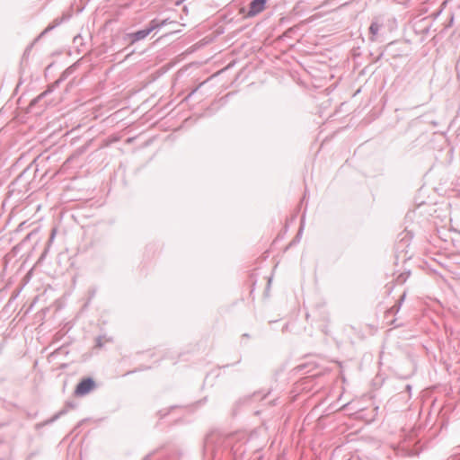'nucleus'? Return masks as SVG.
<instances>
[{
	"mask_svg": "<svg viewBox=\"0 0 460 460\" xmlns=\"http://www.w3.org/2000/svg\"><path fill=\"white\" fill-rule=\"evenodd\" d=\"M243 434L239 432L224 434L220 431H212L205 438L204 457L206 460H220L225 450L234 451V442Z\"/></svg>",
	"mask_w": 460,
	"mask_h": 460,
	"instance_id": "obj_1",
	"label": "nucleus"
},
{
	"mask_svg": "<svg viewBox=\"0 0 460 460\" xmlns=\"http://www.w3.org/2000/svg\"><path fill=\"white\" fill-rule=\"evenodd\" d=\"M413 238V233L409 230H404L401 234H398L397 241L394 244V252H395V259L396 261L399 260L400 257L402 258V260L407 259L408 254V248L411 244V242ZM411 256H408V259H410Z\"/></svg>",
	"mask_w": 460,
	"mask_h": 460,
	"instance_id": "obj_2",
	"label": "nucleus"
},
{
	"mask_svg": "<svg viewBox=\"0 0 460 460\" xmlns=\"http://www.w3.org/2000/svg\"><path fill=\"white\" fill-rule=\"evenodd\" d=\"M70 15H63L62 17H58L54 19L40 33V35L34 40V41L30 44L24 50L22 55V59H25L29 57L31 49L33 48V45L35 42H37L40 39L44 37L46 34H48L49 31H53L55 28L59 26L64 21L69 20Z\"/></svg>",
	"mask_w": 460,
	"mask_h": 460,
	"instance_id": "obj_3",
	"label": "nucleus"
},
{
	"mask_svg": "<svg viewBox=\"0 0 460 460\" xmlns=\"http://www.w3.org/2000/svg\"><path fill=\"white\" fill-rule=\"evenodd\" d=\"M150 34L149 30L145 26L144 28L128 32L123 35V41L128 42V46L125 47L122 51L128 50L129 47L137 41L145 40Z\"/></svg>",
	"mask_w": 460,
	"mask_h": 460,
	"instance_id": "obj_4",
	"label": "nucleus"
},
{
	"mask_svg": "<svg viewBox=\"0 0 460 460\" xmlns=\"http://www.w3.org/2000/svg\"><path fill=\"white\" fill-rule=\"evenodd\" d=\"M95 387V381L93 377L83 378L75 389V394L78 396H84L89 394Z\"/></svg>",
	"mask_w": 460,
	"mask_h": 460,
	"instance_id": "obj_5",
	"label": "nucleus"
},
{
	"mask_svg": "<svg viewBox=\"0 0 460 460\" xmlns=\"http://www.w3.org/2000/svg\"><path fill=\"white\" fill-rule=\"evenodd\" d=\"M267 2L268 0H252L244 15L246 17H254L258 15L265 9Z\"/></svg>",
	"mask_w": 460,
	"mask_h": 460,
	"instance_id": "obj_6",
	"label": "nucleus"
},
{
	"mask_svg": "<svg viewBox=\"0 0 460 460\" xmlns=\"http://www.w3.org/2000/svg\"><path fill=\"white\" fill-rule=\"evenodd\" d=\"M76 407V404L74 402H66L64 408L53 415L50 419L47 420L43 423L38 424V427L45 426L53 423L57 420H58L61 416L67 413L70 409H74Z\"/></svg>",
	"mask_w": 460,
	"mask_h": 460,
	"instance_id": "obj_7",
	"label": "nucleus"
},
{
	"mask_svg": "<svg viewBox=\"0 0 460 460\" xmlns=\"http://www.w3.org/2000/svg\"><path fill=\"white\" fill-rule=\"evenodd\" d=\"M37 172V166L33 164H30L23 171L18 175L16 178V181H22L23 179H26L29 182L31 180H29L31 174H35Z\"/></svg>",
	"mask_w": 460,
	"mask_h": 460,
	"instance_id": "obj_8",
	"label": "nucleus"
},
{
	"mask_svg": "<svg viewBox=\"0 0 460 460\" xmlns=\"http://www.w3.org/2000/svg\"><path fill=\"white\" fill-rule=\"evenodd\" d=\"M381 28V24H379L376 21H372L368 28L369 40L374 41L376 40V36L377 35L379 30Z\"/></svg>",
	"mask_w": 460,
	"mask_h": 460,
	"instance_id": "obj_9",
	"label": "nucleus"
},
{
	"mask_svg": "<svg viewBox=\"0 0 460 460\" xmlns=\"http://www.w3.org/2000/svg\"><path fill=\"white\" fill-rule=\"evenodd\" d=\"M305 217V216L304 214L302 216V218H301V223H300L299 230L296 233V236L293 238V240L290 242L289 246L295 245V244H296V243H298L300 242L301 236H302V234H303V230H304Z\"/></svg>",
	"mask_w": 460,
	"mask_h": 460,
	"instance_id": "obj_10",
	"label": "nucleus"
},
{
	"mask_svg": "<svg viewBox=\"0 0 460 460\" xmlns=\"http://www.w3.org/2000/svg\"><path fill=\"white\" fill-rule=\"evenodd\" d=\"M146 26L149 30L150 33L155 30H160L163 28L160 19L157 18L151 20Z\"/></svg>",
	"mask_w": 460,
	"mask_h": 460,
	"instance_id": "obj_11",
	"label": "nucleus"
},
{
	"mask_svg": "<svg viewBox=\"0 0 460 460\" xmlns=\"http://www.w3.org/2000/svg\"><path fill=\"white\" fill-rule=\"evenodd\" d=\"M405 296H406V294L404 292L400 296V298L396 301V303L389 309L392 314H395V313H397L400 310V308L402 306V302H403V300L405 298Z\"/></svg>",
	"mask_w": 460,
	"mask_h": 460,
	"instance_id": "obj_12",
	"label": "nucleus"
},
{
	"mask_svg": "<svg viewBox=\"0 0 460 460\" xmlns=\"http://www.w3.org/2000/svg\"><path fill=\"white\" fill-rule=\"evenodd\" d=\"M105 342H112L111 338L106 339L105 337L100 335L95 338L94 345L100 346V345H103Z\"/></svg>",
	"mask_w": 460,
	"mask_h": 460,
	"instance_id": "obj_13",
	"label": "nucleus"
},
{
	"mask_svg": "<svg viewBox=\"0 0 460 460\" xmlns=\"http://www.w3.org/2000/svg\"><path fill=\"white\" fill-rule=\"evenodd\" d=\"M96 292H97V289L96 288H92L88 290V299L87 301L85 302L84 307H86L88 306L89 303L91 302V300L96 295Z\"/></svg>",
	"mask_w": 460,
	"mask_h": 460,
	"instance_id": "obj_14",
	"label": "nucleus"
},
{
	"mask_svg": "<svg viewBox=\"0 0 460 460\" xmlns=\"http://www.w3.org/2000/svg\"><path fill=\"white\" fill-rule=\"evenodd\" d=\"M163 448H164V447H158L156 449H154L153 451L148 453L146 456H145L141 460H152V458L155 455H157Z\"/></svg>",
	"mask_w": 460,
	"mask_h": 460,
	"instance_id": "obj_15",
	"label": "nucleus"
},
{
	"mask_svg": "<svg viewBox=\"0 0 460 460\" xmlns=\"http://www.w3.org/2000/svg\"><path fill=\"white\" fill-rule=\"evenodd\" d=\"M72 71V67H68L66 68L60 75L59 79L57 80V84H59L62 81H64L67 76L68 75H70Z\"/></svg>",
	"mask_w": 460,
	"mask_h": 460,
	"instance_id": "obj_16",
	"label": "nucleus"
},
{
	"mask_svg": "<svg viewBox=\"0 0 460 460\" xmlns=\"http://www.w3.org/2000/svg\"><path fill=\"white\" fill-rule=\"evenodd\" d=\"M410 270H408L407 272H402L401 273L398 278H397V281L399 283H404L406 281V279H408V277L410 276Z\"/></svg>",
	"mask_w": 460,
	"mask_h": 460,
	"instance_id": "obj_17",
	"label": "nucleus"
},
{
	"mask_svg": "<svg viewBox=\"0 0 460 460\" xmlns=\"http://www.w3.org/2000/svg\"><path fill=\"white\" fill-rule=\"evenodd\" d=\"M46 96H47V93L42 92L37 97H35L34 99L31 100V104L35 105L36 103H38L40 101H41Z\"/></svg>",
	"mask_w": 460,
	"mask_h": 460,
	"instance_id": "obj_18",
	"label": "nucleus"
},
{
	"mask_svg": "<svg viewBox=\"0 0 460 460\" xmlns=\"http://www.w3.org/2000/svg\"><path fill=\"white\" fill-rule=\"evenodd\" d=\"M57 86H58V84H57V81H56L54 84H49V85L48 86V88H47L43 93H47V95H49V93H51L54 91V89H55Z\"/></svg>",
	"mask_w": 460,
	"mask_h": 460,
	"instance_id": "obj_19",
	"label": "nucleus"
},
{
	"mask_svg": "<svg viewBox=\"0 0 460 460\" xmlns=\"http://www.w3.org/2000/svg\"><path fill=\"white\" fill-rule=\"evenodd\" d=\"M56 234H57L56 228H52L50 231L49 240H48V245H49L54 241Z\"/></svg>",
	"mask_w": 460,
	"mask_h": 460,
	"instance_id": "obj_20",
	"label": "nucleus"
},
{
	"mask_svg": "<svg viewBox=\"0 0 460 460\" xmlns=\"http://www.w3.org/2000/svg\"><path fill=\"white\" fill-rule=\"evenodd\" d=\"M66 347L60 346L58 347L53 353H51V356L58 355L60 353H67V351L65 349Z\"/></svg>",
	"mask_w": 460,
	"mask_h": 460,
	"instance_id": "obj_21",
	"label": "nucleus"
},
{
	"mask_svg": "<svg viewBox=\"0 0 460 460\" xmlns=\"http://www.w3.org/2000/svg\"><path fill=\"white\" fill-rule=\"evenodd\" d=\"M453 24H454V14L451 13V15L448 19V22L445 25V29H448V28L452 27Z\"/></svg>",
	"mask_w": 460,
	"mask_h": 460,
	"instance_id": "obj_22",
	"label": "nucleus"
},
{
	"mask_svg": "<svg viewBox=\"0 0 460 460\" xmlns=\"http://www.w3.org/2000/svg\"><path fill=\"white\" fill-rule=\"evenodd\" d=\"M442 11H443V7H441L440 9H438V10H437V11L433 12V13L430 14V16H431L434 20H436V19H437V18L441 14Z\"/></svg>",
	"mask_w": 460,
	"mask_h": 460,
	"instance_id": "obj_23",
	"label": "nucleus"
},
{
	"mask_svg": "<svg viewBox=\"0 0 460 460\" xmlns=\"http://www.w3.org/2000/svg\"><path fill=\"white\" fill-rule=\"evenodd\" d=\"M430 29H431V24L426 26L425 28H423L421 30V34L424 35V36H427L429 33Z\"/></svg>",
	"mask_w": 460,
	"mask_h": 460,
	"instance_id": "obj_24",
	"label": "nucleus"
},
{
	"mask_svg": "<svg viewBox=\"0 0 460 460\" xmlns=\"http://www.w3.org/2000/svg\"><path fill=\"white\" fill-rule=\"evenodd\" d=\"M160 21H161V24H162L163 27L167 25V24L176 23L173 21H170V19H168V18L167 19H163V20H160Z\"/></svg>",
	"mask_w": 460,
	"mask_h": 460,
	"instance_id": "obj_25",
	"label": "nucleus"
},
{
	"mask_svg": "<svg viewBox=\"0 0 460 460\" xmlns=\"http://www.w3.org/2000/svg\"><path fill=\"white\" fill-rule=\"evenodd\" d=\"M199 87L194 88L185 98L184 101H188L191 96L199 90Z\"/></svg>",
	"mask_w": 460,
	"mask_h": 460,
	"instance_id": "obj_26",
	"label": "nucleus"
},
{
	"mask_svg": "<svg viewBox=\"0 0 460 460\" xmlns=\"http://www.w3.org/2000/svg\"><path fill=\"white\" fill-rule=\"evenodd\" d=\"M134 53H135V50H134V49H132V50L128 51V54L126 55L125 59H128V58L131 55H133Z\"/></svg>",
	"mask_w": 460,
	"mask_h": 460,
	"instance_id": "obj_27",
	"label": "nucleus"
},
{
	"mask_svg": "<svg viewBox=\"0 0 460 460\" xmlns=\"http://www.w3.org/2000/svg\"><path fill=\"white\" fill-rule=\"evenodd\" d=\"M405 390L410 394L411 391V385H405Z\"/></svg>",
	"mask_w": 460,
	"mask_h": 460,
	"instance_id": "obj_28",
	"label": "nucleus"
},
{
	"mask_svg": "<svg viewBox=\"0 0 460 460\" xmlns=\"http://www.w3.org/2000/svg\"><path fill=\"white\" fill-rule=\"evenodd\" d=\"M405 452L408 456H413L415 454L413 450H406Z\"/></svg>",
	"mask_w": 460,
	"mask_h": 460,
	"instance_id": "obj_29",
	"label": "nucleus"
},
{
	"mask_svg": "<svg viewBox=\"0 0 460 460\" xmlns=\"http://www.w3.org/2000/svg\"><path fill=\"white\" fill-rule=\"evenodd\" d=\"M48 252V248L45 249V251L43 252V253L41 254V258H43L45 256V254L47 253Z\"/></svg>",
	"mask_w": 460,
	"mask_h": 460,
	"instance_id": "obj_30",
	"label": "nucleus"
},
{
	"mask_svg": "<svg viewBox=\"0 0 460 460\" xmlns=\"http://www.w3.org/2000/svg\"><path fill=\"white\" fill-rule=\"evenodd\" d=\"M187 11H188L187 7H186V6H184V7H183V12H187Z\"/></svg>",
	"mask_w": 460,
	"mask_h": 460,
	"instance_id": "obj_31",
	"label": "nucleus"
},
{
	"mask_svg": "<svg viewBox=\"0 0 460 460\" xmlns=\"http://www.w3.org/2000/svg\"><path fill=\"white\" fill-rule=\"evenodd\" d=\"M270 282H271V279H270L269 281H268V287H270Z\"/></svg>",
	"mask_w": 460,
	"mask_h": 460,
	"instance_id": "obj_32",
	"label": "nucleus"
},
{
	"mask_svg": "<svg viewBox=\"0 0 460 460\" xmlns=\"http://www.w3.org/2000/svg\"><path fill=\"white\" fill-rule=\"evenodd\" d=\"M179 31H172V32H170V33H171V34H172V33H177V32H179Z\"/></svg>",
	"mask_w": 460,
	"mask_h": 460,
	"instance_id": "obj_33",
	"label": "nucleus"
},
{
	"mask_svg": "<svg viewBox=\"0 0 460 460\" xmlns=\"http://www.w3.org/2000/svg\"><path fill=\"white\" fill-rule=\"evenodd\" d=\"M79 37H80V35L75 37L74 41H75L77 40V38H79Z\"/></svg>",
	"mask_w": 460,
	"mask_h": 460,
	"instance_id": "obj_34",
	"label": "nucleus"
},
{
	"mask_svg": "<svg viewBox=\"0 0 460 460\" xmlns=\"http://www.w3.org/2000/svg\"><path fill=\"white\" fill-rule=\"evenodd\" d=\"M183 0H180L177 4H179L181 2H182Z\"/></svg>",
	"mask_w": 460,
	"mask_h": 460,
	"instance_id": "obj_35",
	"label": "nucleus"
}]
</instances>
